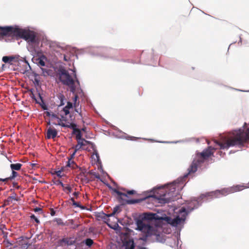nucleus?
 Listing matches in <instances>:
<instances>
[{
	"instance_id": "1",
	"label": "nucleus",
	"mask_w": 249,
	"mask_h": 249,
	"mask_svg": "<svg viewBox=\"0 0 249 249\" xmlns=\"http://www.w3.org/2000/svg\"><path fill=\"white\" fill-rule=\"evenodd\" d=\"M155 216L154 213H146L142 219L137 221V229L142 232L140 240L143 241H146L150 238L152 240H159L160 232L156 227L151 226L150 224L151 221L155 219Z\"/></svg>"
},
{
	"instance_id": "2",
	"label": "nucleus",
	"mask_w": 249,
	"mask_h": 249,
	"mask_svg": "<svg viewBox=\"0 0 249 249\" xmlns=\"http://www.w3.org/2000/svg\"><path fill=\"white\" fill-rule=\"evenodd\" d=\"M3 36L23 38L32 44L36 42V36L33 33L17 26L0 27V37Z\"/></svg>"
},
{
	"instance_id": "3",
	"label": "nucleus",
	"mask_w": 249,
	"mask_h": 249,
	"mask_svg": "<svg viewBox=\"0 0 249 249\" xmlns=\"http://www.w3.org/2000/svg\"><path fill=\"white\" fill-rule=\"evenodd\" d=\"M248 141H249V128H247L245 132L240 130L232 137L229 138L226 142L217 143L220 149H228L230 146H241Z\"/></svg>"
},
{
	"instance_id": "4",
	"label": "nucleus",
	"mask_w": 249,
	"mask_h": 249,
	"mask_svg": "<svg viewBox=\"0 0 249 249\" xmlns=\"http://www.w3.org/2000/svg\"><path fill=\"white\" fill-rule=\"evenodd\" d=\"M214 150V148L210 146L201 153H197L191 165L188 169V173L184 175V177H187L189 175L195 173L197 168L200 167L202 163L213 154Z\"/></svg>"
},
{
	"instance_id": "5",
	"label": "nucleus",
	"mask_w": 249,
	"mask_h": 249,
	"mask_svg": "<svg viewBox=\"0 0 249 249\" xmlns=\"http://www.w3.org/2000/svg\"><path fill=\"white\" fill-rule=\"evenodd\" d=\"M59 79L65 85L70 87L71 91L74 92L75 90L74 80L72 78L68 71L64 68H61L58 70Z\"/></svg>"
},
{
	"instance_id": "6",
	"label": "nucleus",
	"mask_w": 249,
	"mask_h": 249,
	"mask_svg": "<svg viewBox=\"0 0 249 249\" xmlns=\"http://www.w3.org/2000/svg\"><path fill=\"white\" fill-rule=\"evenodd\" d=\"M246 188V187L242 185H236L228 188H225L220 190H216L212 193L216 197L220 196H226L229 194L241 191Z\"/></svg>"
},
{
	"instance_id": "7",
	"label": "nucleus",
	"mask_w": 249,
	"mask_h": 249,
	"mask_svg": "<svg viewBox=\"0 0 249 249\" xmlns=\"http://www.w3.org/2000/svg\"><path fill=\"white\" fill-rule=\"evenodd\" d=\"M194 208L189 209V211H187L185 207H182L179 211V215L172 219L170 222V224L174 227H177L178 225L183 224L186 220V216L188 213L194 210Z\"/></svg>"
},
{
	"instance_id": "8",
	"label": "nucleus",
	"mask_w": 249,
	"mask_h": 249,
	"mask_svg": "<svg viewBox=\"0 0 249 249\" xmlns=\"http://www.w3.org/2000/svg\"><path fill=\"white\" fill-rule=\"evenodd\" d=\"M123 190L126 192L125 193H122L117 190H115L114 192L119 196V199L122 200L123 203L124 204H135L139 203L140 201L139 199H126V198L128 197V195H132L136 194V192L134 190H127L126 191L124 189H122Z\"/></svg>"
},
{
	"instance_id": "9",
	"label": "nucleus",
	"mask_w": 249,
	"mask_h": 249,
	"mask_svg": "<svg viewBox=\"0 0 249 249\" xmlns=\"http://www.w3.org/2000/svg\"><path fill=\"white\" fill-rule=\"evenodd\" d=\"M170 187V191L168 189H166L165 192L159 198V199L163 201L162 202L164 203H169L176 199L174 193L176 191L175 184H171Z\"/></svg>"
},
{
	"instance_id": "10",
	"label": "nucleus",
	"mask_w": 249,
	"mask_h": 249,
	"mask_svg": "<svg viewBox=\"0 0 249 249\" xmlns=\"http://www.w3.org/2000/svg\"><path fill=\"white\" fill-rule=\"evenodd\" d=\"M20 200L19 198L17 196L16 194H14L12 196H10L5 199L3 201L2 207L10 205L11 204H14V201H18Z\"/></svg>"
},
{
	"instance_id": "11",
	"label": "nucleus",
	"mask_w": 249,
	"mask_h": 249,
	"mask_svg": "<svg viewBox=\"0 0 249 249\" xmlns=\"http://www.w3.org/2000/svg\"><path fill=\"white\" fill-rule=\"evenodd\" d=\"M57 134V130L54 128L50 127L47 130L46 137L47 139H54L56 137Z\"/></svg>"
},
{
	"instance_id": "12",
	"label": "nucleus",
	"mask_w": 249,
	"mask_h": 249,
	"mask_svg": "<svg viewBox=\"0 0 249 249\" xmlns=\"http://www.w3.org/2000/svg\"><path fill=\"white\" fill-rule=\"evenodd\" d=\"M59 243L61 246H63L64 245L70 246L73 245L74 243V241L72 240L70 238H64L60 240Z\"/></svg>"
},
{
	"instance_id": "13",
	"label": "nucleus",
	"mask_w": 249,
	"mask_h": 249,
	"mask_svg": "<svg viewBox=\"0 0 249 249\" xmlns=\"http://www.w3.org/2000/svg\"><path fill=\"white\" fill-rule=\"evenodd\" d=\"M73 104L72 103L70 102H68L67 105L63 108V111H64L65 115L66 116L70 113V109L71 108H72Z\"/></svg>"
},
{
	"instance_id": "14",
	"label": "nucleus",
	"mask_w": 249,
	"mask_h": 249,
	"mask_svg": "<svg viewBox=\"0 0 249 249\" xmlns=\"http://www.w3.org/2000/svg\"><path fill=\"white\" fill-rule=\"evenodd\" d=\"M18 175V174L17 172H16L15 171L12 170V175L10 177L8 178H0V181H3V182H7L8 180H11L16 177H17Z\"/></svg>"
},
{
	"instance_id": "15",
	"label": "nucleus",
	"mask_w": 249,
	"mask_h": 249,
	"mask_svg": "<svg viewBox=\"0 0 249 249\" xmlns=\"http://www.w3.org/2000/svg\"><path fill=\"white\" fill-rule=\"evenodd\" d=\"M79 107V103H74L73 105V107L74 108V111L78 113L79 115L81 117V118L83 119V114L81 111V108L80 107Z\"/></svg>"
},
{
	"instance_id": "16",
	"label": "nucleus",
	"mask_w": 249,
	"mask_h": 249,
	"mask_svg": "<svg viewBox=\"0 0 249 249\" xmlns=\"http://www.w3.org/2000/svg\"><path fill=\"white\" fill-rule=\"evenodd\" d=\"M14 59V57L12 56H5L2 57V61L5 63H9L12 64L13 60Z\"/></svg>"
},
{
	"instance_id": "17",
	"label": "nucleus",
	"mask_w": 249,
	"mask_h": 249,
	"mask_svg": "<svg viewBox=\"0 0 249 249\" xmlns=\"http://www.w3.org/2000/svg\"><path fill=\"white\" fill-rule=\"evenodd\" d=\"M22 166V164L19 163H17L16 164H11L10 165V167L11 169L13 171L14 170H19Z\"/></svg>"
},
{
	"instance_id": "18",
	"label": "nucleus",
	"mask_w": 249,
	"mask_h": 249,
	"mask_svg": "<svg viewBox=\"0 0 249 249\" xmlns=\"http://www.w3.org/2000/svg\"><path fill=\"white\" fill-rule=\"evenodd\" d=\"M125 249H134L135 246L134 243L133 241H128L126 242L125 245Z\"/></svg>"
},
{
	"instance_id": "19",
	"label": "nucleus",
	"mask_w": 249,
	"mask_h": 249,
	"mask_svg": "<svg viewBox=\"0 0 249 249\" xmlns=\"http://www.w3.org/2000/svg\"><path fill=\"white\" fill-rule=\"evenodd\" d=\"M58 98H59V99L60 100V101L59 106H63L65 104V103H64V100L65 99V96L63 94L60 93L58 95Z\"/></svg>"
},
{
	"instance_id": "20",
	"label": "nucleus",
	"mask_w": 249,
	"mask_h": 249,
	"mask_svg": "<svg viewBox=\"0 0 249 249\" xmlns=\"http://www.w3.org/2000/svg\"><path fill=\"white\" fill-rule=\"evenodd\" d=\"M82 147L83 146H86L89 143V142L84 139H82L77 142Z\"/></svg>"
},
{
	"instance_id": "21",
	"label": "nucleus",
	"mask_w": 249,
	"mask_h": 249,
	"mask_svg": "<svg viewBox=\"0 0 249 249\" xmlns=\"http://www.w3.org/2000/svg\"><path fill=\"white\" fill-rule=\"evenodd\" d=\"M42 58H45V56L44 55H42V57L39 58L38 59H37L36 60L37 64H38V65L40 66H45V63L44 61L43 60V59H42Z\"/></svg>"
},
{
	"instance_id": "22",
	"label": "nucleus",
	"mask_w": 249,
	"mask_h": 249,
	"mask_svg": "<svg viewBox=\"0 0 249 249\" xmlns=\"http://www.w3.org/2000/svg\"><path fill=\"white\" fill-rule=\"evenodd\" d=\"M67 166L71 167L72 168H75V167L77 166V165L73 160L69 159L67 162Z\"/></svg>"
},
{
	"instance_id": "23",
	"label": "nucleus",
	"mask_w": 249,
	"mask_h": 249,
	"mask_svg": "<svg viewBox=\"0 0 249 249\" xmlns=\"http://www.w3.org/2000/svg\"><path fill=\"white\" fill-rule=\"evenodd\" d=\"M119 208L118 206L114 208L113 211L111 213L107 215V214H105L104 213H103L102 214L105 215V216H107V217H109V216H113L118 212V211L119 210Z\"/></svg>"
},
{
	"instance_id": "24",
	"label": "nucleus",
	"mask_w": 249,
	"mask_h": 249,
	"mask_svg": "<svg viewBox=\"0 0 249 249\" xmlns=\"http://www.w3.org/2000/svg\"><path fill=\"white\" fill-rule=\"evenodd\" d=\"M84 242L85 244L88 247H90L93 244V240L90 238L86 239Z\"/></svg>"
},
{
	"instance_id": "25",
	"label": "nucleus",
	"mask_w": 249,
	"mask_h": 249,
	"mask_svg": "<svg viewBox=\"0 0 249 249\" xmlns=\"http://www.w3.org/2000/svg\"><path fill=\"white\" fill-rule=\"evenodd\" d=\"M54 221L56 222L58 225L64 226L65 225L61 218H55Z\"/></svg>"
},
{
	"instance_id": "26",
	"label": "nucleus",
	"mask_w": 249,
	"mask_h": 249,
	"mask_svg": "<svg viewBox=\"0 0 249 249\" xmlns=\"http://www.w3.org/2000/svg\"><path fill=\"white\" fill-rule=\"evenodd\" d=\"M77 131H78V133L76 134L75 136V139L77 141H79L80 140L82 139V134L80 130H77Z\"/></svg>"
},
{
	"instance_id": "27",
	"label": "nucleus",
	"mask_w": 249,
	"mask_h": 249,
	"mask_svg": "<svg viewBox=\"0 0 249 249\" xmlns=\"http://www.w3.org/2000/svg\"><path fill=\"white\" fill-rule=\"evenodd\" d=\"M53 183L56 185H61L63 188L65 187L64 184L59 179L55 180Z\"/></svg>"
},
{
	"instance_id": "28",
	"label": "nucleus",
	"mask_w": 249,
	"mask_h": 249,
	"mask_svg": "<svg viewBox=\"0 0 249 249\" xmlns=\"http://www.w3.org/2000/svg\"><path fill=\"white\" fill-rule=\"evenodd\" d=\"M72 205L76 207L80 208L82 209H84L85 208L84 206L81 205L79 202H75L74 203H73Z\"/></svg>"
},
{
	"instance_id": "29",
	"label": "nucleus",
	"mask_w": 249,
	"mask_h": 249,
	"mask_svg": "<svg viewBox=\"0 0 249 249\" xmlns=\"http://www.w3.org/2000/svg\"><path fill=\"white\" fill-rule=\"evenodd\" d=\"M82 147H81L80 144L78 143L74 147V152L73 155H74L75 153L78 150H79Z\"/></svg>"
},
{
	"instance_id": "30",
	"label": "nucleus",
	"mask_w": 249,
	"mask_h": 249,
	"mask_svg": "<svg viewBox=\"0 0 249 249\" xmlns=\"http://www.w3.org/2000/svg\"><path fill=\"white\" fill-rule=\"evenodd\" d=\"M30 217H31V219L35 220V221L36 222V223H40L39 220L38 219V218L34 214H32L30 216Z\"/></svg>"
},
{
	"instance_id": "31",
	"label": "nucleus",
	"mask_w": 249,
	"mask_h": 249,
	"mask_svg": "<svg viewBox=\"0 0 249 249\" xmlns=\"http://www.w3.org/2000/svg\"><path fill=\"white\" fill-rule=\"evenodd\" d=\"M67 127L72 128L74 131V129L76 128V124L73 123H71L70 125H68Z\"/></svg>"
},
{
	"instance_id": "32",
	"label": "nucleus",
	"mask_w": 249,
	"mask_h": 249,
	"mask_svg": "<svg viewBox=\"0 0 249 249\" xmlns=\"http://www.w3.org/2000/svg\"><path fill=\"white\" fill-rule=\"evenodd\" d=\"M63 190H67L69 192V193H70L71 192L72 189L70 186H68L67 187H64L63 188Z\"/></svg>"
},
{
	"instance_id": "33",
	"label": "nucleus",
	"mask_w": 249,
	"mask_h": 249,
	"mask_svg": "<svg viewBox=\"0 0 249 249\" xmlns=\"http://www.w3.org/2000/svg\"><path fill=\"white\" fill-rule=\"evenodd\" d=\"M90 174H92L95 177V178L101 180V178H100V175L98 173H90Z\"/></svg>"
},
{
	"instance_id": "34",
	"label": "nucleus",
	"mask_w": 249,
	"mask_h": 249,
	"mask_svg": "<svg viewBox=\"0 0 249 249\" xmlns=\"http://www.w3.org/2000/svg\"><path fill=\"white\" fill-rule=\"evenodd\" d=\"M34 211L35 212H40L41 213H42V209L39 207H36L35 208Z\"/></svg>"
},
{
	"instance_id": "35",
	"label": "nucleus",
	"mask_w": 249,
	"mask_h": 249,
	"mask_svg": "<svg viewBox=\"0 0 249 249\" xmlns=\"http://www.w3.org/2000/svg\"><path fill=\"white\" fill-rule=\"evenodd\" d=\"M51 117H52V120L53 121V119H59V117L56 115V114H53L51 115Z\"/></svg>"
},
{
	"instance_id": "36",
	"label": "nucleus",
	"mask_w": 249,
	"mask_h": 249,
	"mask_svg": "<svg viewBox=\"0 0 249 249\" xmlns=\"http://www.w3.org/2000/svg\"><path fill=\"white\" fill-rule=\"evenodd\" d=\"M79 193L78 192H75L73 193V196H74L76 198H77L79 196Z\"/></svg>"
},
{
	"instance_id": "37",
	"label": "nucleus",
	"mask_w": 249,
	"mask_h": 249,
	"mask_svg": "<svg viewBox=\"0 0 249 249\" xmlns=\"http://www.w3.org/2000/svg\"><path fill=\"white\" fill-rule=\"evenodd\" d=\"M58 124V125H60L62 127H67V125L68 124H65L64 123H63L62 122V123H59V124Z\"/></svg>"
},
{
	"instance_id": "38",
	"label": "nucleus",
	"mask_w": 249,
	"mask_h": 249,
	"mask_svg": "<svg viewBox=\"0 0 249 249\" xmlns=\"http://www.w3.org/2000/svg\"><path fill=\"white\" fill-rule=\"evenodd\" d=\"M77 130H80L78 128H74V131L73 130L72 133L73 134L76 135V134H77L78 133V131H77Z\"/></svg>"
},
{
	"instance_id": "39",
	"label": "nucleus",
	"mask_w": 249,
	"mask_h": 249,
	"mask_svg": "<svg viewBox=\"0 0 249 249\" xmlns=\"http://www.w3.org/2000/svg\"><path fill=\"white\" fill-rule=\"evenodd\" d=\"M56 174L58 177H61V171H58L56 172Z\"/></svg>"
},
{
	"instance_id": "40",
	"label": "nucleus",
	"mask_w": 249,
	"mask_h": 249,
	"mask_svg": "<svg viewBox=\"0 0 249 249\" xmlns=\"http://www.w3.org/2000/svg\"><path fill=\"white\" fill-rule=\"evenodd\" d=\"M41 107H42V108L44 110H47L48 109L47 107L44 103H43V105H41Z\"/></svg>"
},
{
	"instance_id": "41",
	"label": "nucleus",
	"mask_w": 249,
	"mask_h": 249,
	"mask_svg": "<svg viewBox=\"0 0 249 249\" xmlns=\"http://www.w3.org/2000/svg\"><path fill=\"white\" fill-rule=\"evenodd\" d=\"M77 98H78V96H77V95H75V96H74V102H75L74 103H76V101H77Z\"/></svg>"
},
{
	"instance_id": "42",
	"label": "nucleus",
	"mask_w": 249,
	"mask_h": 249,
	"mask_svg": "<svg viewBox=\"0 0 249 249\" xmlns=\"http://www.w3.org/2000/svg\"><path fill=\"white\" fill-rule=\"evenodd\" d=\"M57 124H59V123H62V120L61 119H60L59 118V119H57Z\"/></svg>"
},
{
	"instance_id": "43",
	"label": "nucleus",
	"mask_w": 249,
	"mask_h": 249,
	"mask_svg": "<svg viewBox=\"0 0 249 249\" xmlns=\"http://www.w3.org/2000/svg\"><path fill=\"white\" fill-rule=\"evenodd\" d=\"M74 77H75V78L76 79V81L77 83L78 84H79V81L78 80V79H77V78H76V73H74Z\"/></svg>"
},
{
	"instance_id": "44",
	"label": "nucleus",
	"mask_w": 249,
	"mask_h": 249,
	"mask_svg": "<svg viewBox=\"0 0 249 249\" xmlns=\"http://www.w3.org/2000/svg\"><path fill=\"white\" fill-rule=\"evenodd\" d=\"M70 200L72 201V203L75 202L74 198L71 197Z\"/></svg>"
},
{
	"instance_id": "45",
	"label": "nucleus",
	"mask_w": 249,
	"mask_h": 249,
	"mask_svg": "<svg viewBox=\"0 0 249 249\" xmlns=\"http://www.w3.org/2000/svg\"><path fill=\"white\" fill-rule=\"evenodd\" d=\"M46 114L47 116H51V114L48 111L46 112Z\"/></svg>"
},
{
	"instance_id": "46",
	"label": "nucleus",
	"mask_w": 249,
	"mask_h": 249,
	"mask_svg": "<svg viewBox=\"0 0 249 249\" xmlns=\"http://www.w3.org/2000/svg\"><path fill=\"white\" fill-rule=\"evenodd\" d=\"M54 213H55V212L54 211H52L51 213V214L52 215H53L54 214Z\"/></svg>"
},
{
	"instance_id": "47",
	"label": "nucleus",
	"mask_w": 249,
	"mask_h": 249,
	"mask_svg": "<svg viewBox=\"0 0 249 249\" xmlns=\"http://www.w3.org/2000/svg\"><path fill=\"white\" fill-rule=\"evenodd\" d=\"M64 60L66 61H68V59L66 58V56H64Z\"/></svg>"
},
{
	"instance_id": "48",
	"label": "nucleus",
	"mask_w": 249,
	"mask_h": 249,
	"mask_svg": "<svg viewBox=\"0 0 249 249\" xmlns=\"http://www.w3.org/2000/svg\"><path fill=\"white\" fill-rule=\"evenodd\" d=\"M52 124H53L55 125H58V124H57V122H52Z\"/></svg>"
},
{
	"instance_id": "49",
	"label": "nucleus",
	"mask_w": 249,
	"mask_h": 249,
	"mask_svg": "<svg viewBox=\"0 0 249 249\" xmlns=\"http://www.w3.org/2000/svg\"><path fill=\"white\" fill-rule=\"evenodd\" d=\"M13 185L14 186H16L17 185V183H13Z\"/></svg>"
},
{
	"instance_id": "50",
	"label": "nucleus",
	"mask_w": 249,
	"mask_h": 249,
	"mask_svg": "<svg viewBox=\"0 0 249 249\" xmlns=\"http://www.w3.org/2000/svg\"><path fill=\"white\" fill-rule=\"evenodd\" d=\"M39 97H40V99H41V101L43 102L41 96H40V94H39Z\"/></svg>"
},
{
	"instance_id": "51",
	"label": "nucleus",
	"mask_w": 249,
	"mask_h": 249,
	"mask_svg": "<svg viewBox=\"0 0 249 249\" xmlns=\"http://www.w3.org/2000/svg\"><path fill=\"white\" fill-rule=\"evenodd\" d=\"M82 131H85V128H83L82 129Z\"/></svg>"
},
{
	"instance_id": "52",
	"label": "nucleus",
	"mask_w": 249,
	"mask_h": 249,
	"mask_svg": "<svg viewBox=\"0 0 249 249\" xmlns=\"http://www.w3.org/2000/svg\"><path fill=\"white\" fill-rule=\"evenodd\" d=\"M17 188H19V186H17Z\"/></svg>"
},
{
	"instance_id": "53",
	"label": "nucleus",
	"mask_w": 249,
	"mask_h": 249,
	"mask_svg": "<svg viewBox=\"0 0 249 249\" xmlns=\"http://www.w3.org/2000/svg\"><path fill=\"white\" fill-rule=\"evenodd\" d=\"M105 215H104V217H102V218H104V217H105Z\"/></svg>"
}]
</instances>
